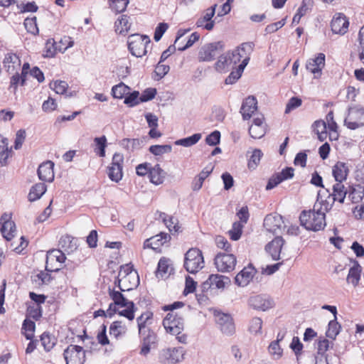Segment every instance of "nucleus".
<instances>
[{
  "label": "nucleus",
  "instance_id": "obj_1",
  "mask_svg": "<svg viewBox=\"0 0 364 364\" xmlns=\"http://www.w3.org/2000/svg\"><path fill=\"white\" fill-rule=\"evenodd\" d=\"M183 302L176 301L173 304L165 306L164 310L170 311V312L163 321V325L166 331L177 336L176 339L182 343H185L187 339L185 334L181 335L184 327L183 318L178 312H175L174 310L183 306Z\"/></svg>",
  "mask_w": 364,
  "mask_h": 364
},
{
  "label": "nucleus",
  "instance_id": "obj_2",
  "mask_svg": "<svg viewBox=\"0 0 364 364\" xmlns=\"http://www.w3.org/2000/svg\"><path fill=\"white\" fill-rule=\"evenodd\" d=\"M114 284L121 291H129L136 288L139 284V277L133 269V265L127 264L121 266Z\"/></svg>",
  "mask_w": 364,
  "mask_h": 364
},
{
  "label": "nucleus",
  "instance_id": "obj_3",
  "mask_svg": "<svg viewBox=\"0 0 364 364\" xmlns=\"http://www.w3.org/2000/svg\"><path fill=\"white\" fill-rule=\"evenodd\" d=\"M316 205L314 209L309 210H303L299 216L301 225L306 230L318 231L326 226L325 213L320 209L316 210Z\"/></svg>",
  "mask_w": 364,
  "mask_h": 364
},
{
  "label": "nucleus",
  "instance_id": "obj_4",
  "mask_svg": "<svg viewBox=\"0 0 364 364\" xmlns=\"http://www.w3.org/2000/svg\"><path fill=\"white\" fill-rule=\"evenodd\" d=\"M184 268L191 274H196L204 267L202 252L198 248H191L185 254Z\"/></svg>",
  "mask_w": 364,
  "mask_h": 364
},
{
  "label": "nucleus",
  "instance_id": "obj_5",
  "mask_svg": "<svg viewBox=\"0 0 364 364\" xmlns=\"http://www.w3.org/2000/svg\"><path fill=\"white\" fill-rule=\"evenodd\" d=\"M150 41L146 35L132 34L128 38V48L133 55L142 57L146 53V46Z\"/></svg>",
  "mask_w": 364,
  "mask_h": 364
},
{
  "label": "nucleus",
  "instance_id": "obj_6",
  "mask_svg": "<svg viewBox=\"0 0 364 364\" xmlns=\"http://www.w3.org/2000/svg\"><path fill=\"white\" fill-rule=\"evenodd\" d=\"M345 125L354 130L364 126V109L359 105L349 107L348 115L344 119Z\"/></svg>",
  "mask_w": 364,
  "mask_h": 364
},
{
  "label": "nucleus",
  "instance_id": "obj_7",
  "mask_svg": "<svg viewBox=\"0 0 364 364\" xmlns=\"http://www.w3.org/2000/svg\"><path fill=\"white\" fill-rule=\"evenodd\" d=\"M185 350L183 347L163 349L159 356L162 364H177L184 359Z\"/></svg>",
  "mask_w": 364,
  "mask_h": 364
},
{
  "label": "nucleus",
  "instance_id": "obj_8",
  "mask_svg": "<svg viewBox=\"0 0 364 364\" xmlns=\"http://www.w3.org/2000/svg\"><path fill=\"white\" fill-rule=\"evenodd\" d=\"M152 317L151 312L146 311L136 318L139 333L143 336L144 341L148 342H154L156 339L155 333L147 328V325L151 323Z\"/></svg>",
  "mask_w": 364,
  "mask_h": 364
},
{
  "label": "nucleus",
  "instance_id": "obj_9",
  "mask_svg": "<svg viewBox=\"0 0 364 364\" xmlns=\"http://www.w3.org/2000/svg\"><path fill=\"white\" fill-rule=\"evenodd\" d=\"M86 351L82 347L76 345H70L64 350L63 356L66 364H84Z\"/></svg>",
  "mask_w": 364,
  "mask_h": 364
},
{
  "label": "nucleus",
  "instance_id": "obj_10",
  "mask_svg": "<svg viewBox=\"0 0 364 364\" xmlns=\"http://www.w3.org/2000/svg\"><path fill=\"white\" fill-rule=\"evenodd\" d=\"M224 49L223 41H218L205 45L199 51L200 61H211L215 56L220 55Z\"/></svg>",
  "mask_w": 364,
  "mask_h": 364
},
{
  "label": "nucleus",
  "instance_id": "obj_11",
  "mask_svg": "<svg viewBox=\"0 0 364 364\" xmlns=\"http://www.w3.org/2000/svg\"><path fill=\"white\" fill-rule=\"evenodd\" d=\"M65 254L60 250H52L46 255V270L48 272H58L60 266L65 260Z\"/></svg>",
  "mask_w": 364,
  "mask_h": 364
},
{
  "label": "nucleus",
  "instance_id": "obj_12",
  "mask_svg": "<svg viewBox=\"0 0 364 364\" xmlns=\"http://www.w3.org/2000/svg\"><path fill=\"white\" fill-rule=\"evenodd\" d=\"M236 262V257L232 254L218 253L215 257V264L219 272L232 271Z\"/></svg>",
  "mask_w": 364,
  "mask_h": 364
},
{
  "label": "nucleus",
  "instance_id": "obj_13",
  "mask_svg": "<svg viewBox=\"0 0 364 364\" xmlns=\"http://www.w3.org/2000/svg\"><path fill=\"white\" fill-rule=\"evenodd\" d=\"M124 156L119 153H115L112 156L111 166L108 168L109 178L115 182H119L122 178V165Z\"/></svg>",
  "mask_w": 364,
  "mask_h": 364
},
{
  "label": "nucleus",
  "instance_id": "obj_14",
  "mask_svg": "<svg viewBox=\"0 0 364 364\" xmlns=\"http://www.w3.org/2000/svg\"><path fill=\"white\" fill-rule=\"evenodd\" d=\"M264 227L268 232L277 234L285 228V225L282 215L269 214L264 218Z\"/></svg>",
  "mask_w": 364,
  "mask_h": 364
},
{
  "label": "nucleus",
  "instance_id": "obj_15",
  "mask_svg": "<svg viewBox=\"0 0 364 364\" xmlns=\"http://www.w3.org/2000/svg\"><path fill=\"white\" fill-rule=\"evenodd\" d=\"M215 321L223 333L231 336L235 331L233 319L230 314L218 312L215 314Z\"/></svg>",
  "mask_w": 364,
  "mask_h": 364
},
{
  "label": "nucleus",
  "instance_id": "obj_16",
  "mask_svg": "<svg viewBox=\"0 0 364 364\" xmlns=\"http://www.w3.org/2000/svg\"><path fill=\"white\" fill-rule=\"evenodd\" d=\"M230 283L229 277L220 275V274H211L208 279L202 284V289L204 291L210 288L216 289H224L225 285Z\"/></svg>",
  "mask_w": 364,
  "mask_h": 364
},
{
  "label": "nucleus",
  "instance_id": "obj_17",
  "mask_svg": "<svg viewBox=\"0 0 364 364\" xmlns=\"http://www.w3.org/2000/svg\"><path fill=\"white\" fill-rule=\"evenodd\" d=\"M248 304L254 309L264 311L273 306V301L266 295H255L250 297Z\"/></svg>",
  "mask_w": 364,
  "mask_h": 364
},
{
  "label": "nucleus",
  "instance_id": "obj_18",
  "mask_svg": "<svg viewBox=\"0 0 364 364\" xmlns=\"http://www.w3.org/2000/svg\"><path fill=\"white\" fill-rule=\"evenodd\" d=\"M348 19L341 14H339L338 16H334L331 22V30L336 34H345L348 31Z\"/></svg>",
  "mask_w": 364,
  "mask_h": 364
},
{
  "label": "nucleus",
  "instance_id": "obj_19",
  "mask_svg": "<svg viewBox=\"0 0 364 364\" xmlns=\"http://www.w3.org/2000/svg\"><path fill=\"white\" fill-rule=\"evenodd\" d=\"M257 100L254 96L247 97L242 102L240 113L244 120L250 119L257 109Z\"/></svg>",
  "mask_w": 364,
  "mask_h": 364
},
{
  "label": "nucleus",
  "instance_id": "obj_20",
  "mask_svg": "<svg viewBox=\"0 0 364 364\" xmlns=\"http://www.w3.org/2000/svg\"><path fill=\"white\" fill-rule=\"evenodd\" d=\"M3 65L7 73H13L20 68L21 60L16 53L9 52L5 55Z\"/></svg>",
  "mask_w": 364,
  "mask_h": 364
},
{
  "label": "nucleus",
  "instance_id": "obj_21",
  "mask_svg": "<svg viewBox=\"0 0 364 364\" xmlns=\"http://www.w3.org/2000/svg\"><path fill=\"white\" fill-rule=\"evenodd\" d=\"M171 239L168 233L161 232L154 237L146 239L144 242V248L157 250L160 246L169 241Z\"/></svg>",
  "mask_w": 364,
  "mask_h": 364
},
{
  "label": "nucleus",
  "instance_id": "obj_22",
  "mask_svg": "<svg viewBox=\"0 0 364 364\" xmlns=\"http://www.w3.org/2000/svg\"><path fill=\"white\" fill-rule=\"evenodd\" d=\"M54 164L47 161L41 164L38 168V175L41 181L51 182L54 179Z\"/></svg>",
  "mask_w": 364,
  "mask_h": 364
},
{
  "label": "nucleus",
  "instance_id": "obj_23",
  "mask_svg": "<svg viewBox=\"0 0 364 364\" xmlns=\"http://www.w3.org/2000/svg\"><path fill=\"white\" fill-rule=\"evenodd\" d=\"M0 223H3L1 228V232L6 240H11L14 237L16 231V225L14 222L9 220L6 214L1 216Z\"/></svg>",
  "mask_w": 364,
  "mask_h": 364
},
{
  "label": "nucleus",
  "instance_id": "obj_24",
  "mask_svg": "<svg viewBox=\"0 0 364 364\" xmlns=\"http://www.w3.org/2000/svg\"><path fill=\"white\" fill-rule=\"evenodd\" d=\"M284 244V239L280 236H277L266 245L265 249L271 255L274 260H278L280 258V253Z\"/></svg>",
  "mask_w": 364,
  "mask_h": 364
},
{
  "label": "nucleus",
  "instance_id": "obj_25",
  "mask_svg": "<svg viewBox=\"0 0 364 364\" xmlns=\"http://www.w3.org/2000/svg\"><path fill=\"white\" fill-rule=\"evenodd\" d=\"M255 269L252 265H249L241 270L235 277V283L240 287L247 286L252 280Z\"/></svg>",
  "mask_w": 364,
  "mask_h": 364
},
{
  "label": "nucleus",
  "instance_id": "obj_26",
  "mask_svg": "<svg viewBox=\"0 0 364 364\" xmlns=\"http://www.w3.org/2000/svg\"><path fill=\"white\" fill-rule=\"evenodd\" d=\"M325 65V55L319 53L314 58L309 59L306 65L308 70L314 74L321 73V70Z\"/></svg>",
  "mask_w": 364,
  "mask_h": 364
},
{
  "label": "nucleus",
  "instance_id": "obj_27",
  "mask_svg": "<svg viewBox=\"0 0 364 364\" xmlns=\"http://www.w3.org/2000/svg\"><path fill=\"white\" fill-rule=\"evenodd\" d=\"M348 191L349 186L346 188L342 183L336 182L333 186V193L330 196L333 197V201L343 203Z\"/></svg>",
  "mask_w": 364,
  "mask_h": 364
},
{
  "label": "nucleus",
  "instance_id": "obj_28",
  "mask_svg": "<svg viewBox=\"0 0 364 364\" xmlns=\"http://www.w3.org/2000/svg\"><path fill=\"white\" fill-rule=\"evenodd\" d=\"M362 267L358 261H354L353 266L350 268L346 281L348 284H352L353 287H356L360 279Z\"/></svg>",
  "mask_w": 364,
  "mask_h": 364
},
{
  "label": "nucleus",
  "instance_id": "obj_29",
  "mask_svg": "<svg viewBox=\"0 0 364 364\" xmlns=\"http://www.w3.org/2000/svg\"><path fill=\"white\" fill-rule=\"evenodd\" d=\"M348 173V168L343 162L338 161L333 166L332 173L336 182L342 183L345 181Z\"/></svg>",
  "mask_w": 364,
  "mask_h": 364
},
{
  "label": "nucleus",
  "instance_id": "obj_30",
  "mask_svg": "<svg viewBox=\"0 0 364 364\" xmlns=\"http://www.w3.org/2000/svg\"><path fill=\"white\" fill-rule=\"evenodd\" d=\"M166 173L160 167L159 164L151 166L150 169L149 177L150 181L155 185H160L163 183Z\"/></svg>",
  "mask_w": 364,
  "mask_h": 364
},
{
  "label": "nucleus",
  "instance_id": "obj_31",
  "mask_svg": "<svg viewBox=\"0 0 364 364\" xmlns=\"http://www.w3.org/2000/svg\"><path fill=\"white\" fill-rule=\"evenodd\" d=\"M129 17L127 15L120 16L115 22V31L119 34L126 35L131 27Z\"/></svg>",
  "mask_w": 364,
  "mask_h": 364
},
{
  "label": "nucleus",
  "instance_id": "obj_32",
  "mask_svg": "<svg viewBox=\"0 0 364 364\" xmlns=\"http://www.w3.org/2000/svg\"><path fill=\"white\" fill-rule=\"evenodd\" d=\"M11 151L8 147L7 139L0 135V166H6Z\"/></svg>",
  "mask_w": 364,
  "mask_h": 364
},
{
  "label": "nucleus",
  "instance_id": "obj_33",
  "mask_svg": "<svg viewBox=\"0 0 364 364\" xmlns=\"http://www.w3.org/2000/svg\"><path fill=\"white\" fill-rule=\"evenodd\" d=\"M364 196V188L361 186H349L348 199L353 203H358Z\"/></svg>",
  "mask_w": 364,
  "mask_h": 364
},
{
  "label": "nucleus",
  "instance_id": "obj_34",
  "mask_svg": "<svg viewBox=\"0 0 364 364\" xmlns=\"http://www.w3.org/2000/svg\"><path fill=\"white\" fill-rule=\"evenodd\" d=\"M232 65L230 60V53L225 55H220L218 61L215 63V70L220 73H226L229 70L230 66Z\"/></svg>",
  "mask_w": 364,
  "mask_h": 364
},
{
  "label": "nucleus",
  "instance_id": "obj_35",
  "mask_svg": "<svg viewBox=\"0 0 364 364\" xmlns=\"http://www.w3.org/2000/svg\"><path fill=\"white\" fill-rule=\"evenodd\" d=\"M248 64V58L242 60V63L238 65L235 71H232L228 77L225 79V84L232 85L235 83L242 75L245 68Z\"/></svg>",
  "mask_w": 364,
  "mask_h": 364
},
{
  "label": "nucleus",
  "instance_id": "obj_36",
  "mask_svg": "<svg viewBox=\"0 0 364 364\" xmlns=\"http://www.w3.org/2000/svg\"><path fill=\"white\" fill-rule=\"evenodd\" d=\"M144 139L125 138L120 141L119 144L128 151H133L141 148L144 144Z\"/></svg>",
  "mask_w": 364,
  "mask_h": 364
},
{
  "label": "nucleus",
  "instance_id": "obj_37",
  "mask_svg": "<svg viewBox=\"0 0 364 364\" xmlns=\"http://www.w3.org/2000/svg\"><path fill=\"white\" fill-rule=\"evenodd\" d=\"M46 191V186L43 183H38L33 186L28 193L30 201H35L39 199Z\"/></svg>",
  "mask_w": 364,
  "mask_h": 364
},
{
  "label": "nucleus",
  "instance_id": "obj_38",
  "mask_svg": "<svg viewBox=\"0 0 364 364\" xmlns=\"http://www.w3.org/2000/svg\"><path fill=\"white\" fill-rule=\"evenodd\" d=\"M120 291H115L114 289H109V295L113 301L119 307L127 306L130 301L124 296Z\"/></svg>",
  "mask_w": 364,
  "mask_h": 364
},
{
  "label": "nucleus",
  "instance_id": "obj_39",
  "mask_svg": "<svg viewBox=\"0 0 364 364\" xmlns=\"http://www.w3.org/2000/svg\"><path fill=\"white\" fill-rule=\"evenodd\" d=\"M279 334L277 335V339L270 343L268 347V351L272 358L275 360L279 359L282 355V349L279 346V341H282L284 336L279 338Z\"/></svg>",
  "mask_w": 364,
  "mask_h": 364
},
{
  "label": "nucleus",
  "instance_id": "obj_40",
  "mask_svg": "<svg viewBox=\"0 0 364 364\" xmlns=\"http://www.w3.org/2000/svg\"><path fill=\"white\" fill-rule=\"evenodd\" d=\"M159 218L163 220L164 223L168 228L170 232L174 230L175 232H178L180 227L178 225L177 219L169 216L165 213H160Z\"/></svg>",
  "mask_w": 364,
  "mask_h": 364
},
{
  "label": "nucleus",
  "instance_id": "obj_41",
  "mask_svg": "<svg viewBox=\"0 0 364 364\" xmlns=\"http://www.w3.org/2000/svg\"><path fill=\"white\" fill-rule=\"evenodd\" d=\"M130 87L123 82L114 85L112 89V96L114 98L122 99L125 98L126 95L129 94Z\"/></svg>",
  "mask_w": 364,
  "mask_h": 364
},
{
  "label": "nucleus",
  "instance_id": "obj_42",
  "mask_svg": "<svg viewBox=\"0 0 364 364\" xmlns=\"http://www.w3.org/2000/svg\"><path fill=\"white\" fill-rule=\"evenodd\" d=\"M94 142L95 145V148L94 149L95 152L100 157H104L105 156V148L107 146L106 136H102L100 137H95L94 139Z\"/></svg>",
  "mask_w": 364,
  "mask_h": 364
},
{
  "label": "nucleus",
  "instance_id": "obj_43",
  "mask_svg": "<svg viewBox=\"0 0 364 364\" xmlns=\"http://www.w3.org/2000/svg\"><path fill=\"white\" fill-rule=\"evenodd\" d=\"M201 139V134H194L191 136L181 139L175 141L176 145L189 147L196 144Z\"/></svg>",
  "mask_w": 364,
  "mask_h": 364
},
{
  "label": "nucleus",
  "instance_id": "obj_44",
  "mask_svg": "<svg viewBox=\"0 0 364 364\" xmlns=\"http://www.w3.org/2000/svg\"><path fill=\"white\" fill-rule=\"evenodd\" d=\"M336 319V317H335L333 320L330 321L328 330L326 333V336L331 339H336L341 328V325Z\"/></svg>",
  "mask_w": 364,
  "mask_h": 364
},
{
  "label": "nucleus",
  "instance_id": "obj_45",
  "mask_svg": "<svg viewBox=\"0 0 364 364\" xmlns=\"http://www.w3.org/2000/svg\"><path fill=\"white\" fill-rule=\"evenodd\" d=\"M127 328L121 321L113 322L109 327V334L118 338L120 336L125 334Z\"/></svg>",
  "mask_w": 364,
  "mask_h": 364
},
{
  "label": "nucleus",
  "instance_id": "obj_46",
  "mask_svg": "<svg viewBox=\"0 0 364 364\" xmlns=\"http://www.w3.org/2000/svg\"><path fill=\"white\" fill-rule=\"evenodd\" d=\"M149 151L155 156H161L164 154L170 153L172 151L171 145H152L149 147Z\"/></svg>",
  "mask_w": 364,
  "mask_h": 364
},
{
  "label": "nucleus",
  "instance_id": "obj_47",
  "mask_svg": "<svg viewBox=\"0 0 364 364\" xmlns=\"http://www.w3.org/2000/svg\"><path fill=\"white\" fill-rule=\"evenodd\" d=\"M243 225L240 222H235L232 229L228 231L229 236L232 240H238L242 235Z\"/></svg>",
  "mask_w": 364,
  "mask_h": 364
},
{
  "label": "nucleus",
  "instance_id": "obj_48",
  "mask_svg": "<svg viewBox=\"0 0 364 364\" xmlns=\"http://www.w3.org/2000/svg\"><path fill=\"white\" fill-rule=\"evenodd\" d=\"M124 104L129 107H134L139 105L141 102L139 92L138 91H134L126 95L124 101Z\"/></svg>",
  "mask_w": 364,
  "mask_h": 364
},
{
  "label": "nucleus",
  "instance_id": "obj_49",
  "mask_svg": "<svg viewBox=\"0 0 364 364\" xmlns=\"http://www.w3.org/2000/svg\"><path fill=\"white\" fill-rule=\"evenodd\" d=\"M262 321L259 317L253 318L249 325V331L252 334H259L262 333Z\"/></svg>",
  "mask_w": 364,
  "mask_h": 364
},
{
  "label": "nucleus",
  "instance_id": "obj_50",
  "mask_svg": "<svg viewBox=\"0 0 364 364\" xmlns=\"http://www.w3.org/2000/svg\"><path fill=\"white\" fill-rule=\"evenodd\" d=\"M263 154L260 149H255L248 162V167L255 169L259 164Z\"/></svg>",
  "mask_w": 364,
  "mask_h": 364
},
{
  "label": "nucleus",
  "instance_id": "obj_51",
  "mask_svg": "<svg viewBox=\"0 0 364 364\" xmlns=\"http://www.w3.org/2000/svg\"><path fill=\"white\" fill-rule=\"evenodd\" d=\"M41 342L46 351H50L55 346V339L46 332L41 336Z\"/></svg>",
  "mask_w": 364,
  "mask_h": 364
},
{
  "label": "nucleus",
  "instance_id": "obj_52",
  "mask_svg": "<svg viewBox=\"0 0 364 364\" xmlns=\"http://www.w3.org/2000/svg\"><path fill=\"white\" fill-rule=\"evenodd\" d=\"M109 1L111 9L116 13L124 11L129 4V0H109Z\"/></svg>",
  "mask_w": 364,
  "mask_h": 364
},
{
  "label": "nucleus",
  "instance_id": "obj_53",
  "mask_svg": "<svg viewBox=\"0 0 364 364\" xmlns=\"http://www.w3.org/2000/svg\"><path fill=\"white\" fill-rule=\"evenodd\" d=\"M126 309L122 311H119L120 316H124L129 321H132L134 318L135 306L133 301H130L127 306H124Z\"/></svg>",
  "mask_w": 364,
  "mask_h": 364
},
{
  "label": "nucleus",
  "instance_id": "obj_54",
  "mask_svg": "<svg viewBox=\"0 0 364 364\" xmlns=\"http://www.w3.org/2000/svg\"><path fill=\"white\" fill-rule=\"evenodd\" d=\"M50 87L57 94L63 95L66 92V90L68 87V85L65 81L56 80V81L50 83Z\"/></svg>",
  "mask_w": 364,
  "mask_h": 364
},
{
  "label": "nucleus",
  "instance_id": "obj_55",
  "mask_svg": "<svg viewBox=\"0 0 364 364\" xmlns=\"http://www.w3.org/2000/svg\"><path fill=\"white\" fill-rule=\"evenodd\" d=\"M24 26L28 32L33 35H36L38 33L36 17L26 18L24 21Z\"/></svg>",
  "mask_w": 364,
  "mask_h": 364
},
{
  "label": "nucleus",
  "instance_id": "obj_56",
  "mask_svg": "<svg viewBox=\"0 0 364 364\" xmlns=\"http://www.w3.org/2000/svg\"><path fill=\"white\" fill-rule=\"evenodd\" d=\"M255 44L252 42L243 43L237 48L242 54L244 55V59L248 58L250 60V55L254 50Z\"/></svg>",
  "mask_w": 364,
  "mask_h": 364
},
{
  "label": "nucleus",
  "instance_id": "obj_57",
  "mask_svg": "<svg viewBox=\"0 0 364 364\" xmlns=\"http://www.w3.org/2000/svg\"><path fill=\"white\" fill-rule=\"evenodd\" d=\"M266 128L263 127H255L251 125L249 128V134L254 139H260L264 136Z\"/></svg>",
  "mask_w": 364,
  "mask_h": 364
},
{
  "label": "nucleus",
  "instance_id": "obj_58",
  "mask_svg": "<svg viewBox=\"0 0 364 364\" xmlns=\"http://www.w3.org/2000/svg\"><path fill=\"white\" fill-rule=\"evenodd\" d=\"M220 133L219 131H214L207 136L205 142L210 146H215L220 143Z\"/></svg>",
  "mask_w": 364,
  "mask_h": 364
},
{
  "label": "nucleus",
  "instance_id": "obj_59",
  "mask_svg": "<svg viewBox=\"0 0 364 364\" xmlns=\"http://www.w3.org/2000/svg\"><path fill=\"white\" fill-rule=\"evenodd\" d=\"M107 327L105 325H102L101 326L100 331L97 333V339L99 343L102 346H105L109 344V340L106 334Z\"/></svg>",
  "mask_w": 364,
  "mask_h": 364
},
{
  "label": "nucleus",
  "instance_id": "obj_60",
  "mask_svg": "<svg viewBox=\"0 0 364 364\" xmlns=\"http://www.w3.org/2000/svg\"><path fill=\"white\" fill-rule=\"evenodd\" d=\"M156 90L155 88H147L140 95L141 102L149 101L155 97Z\"/></svg>",
  "mask_w": 364,
  "mask_h": 364
},
{
  "label": "nucleus",
  "instance_id": "obj_61",
  "mask_svg": "<svg viewBox=\"0 0 364 364\" xmlns=\"http://www.w3.org/2000/svg\"><path fill=\"white\" fill-rule=\"evenodd\" d=\"M301 100L296 97H291L287 104L285 113H289L291 110L299 107L301 105Z\"/></svg>",
  "mask_w": 364,
  "mask_h": 364
},
{
  "label": "nucleus",
  "instance_id": "obj_62",
  "mask_svg": "<svg viewBox=\"0 0 364 364\" xmlns=\"http://www.w3.org/2000/svg\"><path fill=\"white\" fill-rule=\"evenodd\" d=\"M215 243L218 248L223 249L226 252L231 251V246L226 238L223 236H217L215 238Z\"/></svg>",
  "mask_w": 364,
  "mask_h": 364
},
{
  "label": "nucleus",
  "instance_id": "obj_63",
  "mask_svg": "<svg viewBox=\"0 0 364 364\" xmlns=\"http://www.w3.org/2000/svg\"><path fill=\"white\" fill-rule=\"evenodd\" d=\"M196 282L190 276L186 277L185 289L183 290V294L187 295L190 293H193L196 290Z\"/></svg>",
  "mask_w": 364,
  "mask_h": 364
},
{
  "label": "nucleus",
  "instance_id": "obj_64",
  "mask_svg": "<svg viewBox=\"0 0 364 364\" xmlns=\"http://www.w3.org/2000/svg\"><path fill=\"white\" fill-rule=\"evenodd\" d=\"M168 28V24L166 23H160L157 27L156 28L154 38L156 41H159L161 37L163 36L164 33L166 32V31Z\"/></svg>",
  "mask_w": 364,
  "mask_h": 364
}]
</instances>
